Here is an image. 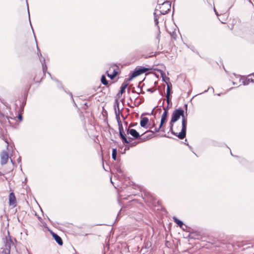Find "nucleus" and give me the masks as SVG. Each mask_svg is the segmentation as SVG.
Here are the masks:
<instances>
[{
  "mask_svg": "<svg viewBox=\"0 0 254 254\" xmlns=\"http://www.w3.org/2000/svg\"><path fill=\"white\" fill-rule=\"evenodd\" d=\"M18 118L20 122H21L22 121V116L21 114H18Z\"/></svg>",
  "mask_w": 254,
  "mask_h": 254,
  "instance_id": "22",
  "label": "nucleus"
},
{
  "mask_svg": "<svg viewBox=\"0 0 254 254\" xmlns=\"http://www.w3.org/2000/svg\"><path fill=\"white\" fill-rule=\"evenodd\" d=\"M9 204L15 206L16 203V199L14 193L13 192L10 193L9 195Z\"/></svg>",
  "mask_w": 254,
  "mask_h": 254,
  "instance_id": "9",
  "label": "nucleus"
},
{
  "mask_svg": "<svg viewBox=\"0 0 254 254\" xmlns=\"http://www.w3.org/2000/svg\"><path fill=\"white\" fill-rule=\"evenodd\" d=\"M14 245L13 242L10 237L6 238L5 248L10 250L11 247Z\"/></svg>",
  "mask_w": 254,
  "mask_h": 254,
  "instance_id": "14",
  "label": "nucleus"
},
{
  "mask_svg": "<svg viewBox=\"0 0 254 254\" xmlns=\"http://www.w3.org/2000/svg\"><path fill=\"white\" fill-rule=\"evenodd\" d=\"M128 83L127 82H124L121 86L120 93L122 94L125 92L126 89L127 88Z\"/></svg>",
  "mask_w": 254,
  "mask_h": 254,
  "instance_id": "16",
  "label": "nucleus"
},
{
  "mask_svg": "<svg viewBox=\"0 0 254 254\" xmlns=\"http://www.w3.org/2000/svg\"><path fill=\"white\" fill-rule=\"evenodd\" d=\"M236 22H237L236 20H235L234 19H233L232 22V25H231V27L230 26L227 25L225 26L223 28V29L224 30H226V29H230L231 30H233V28H234V25L236 23Z\"/></svg>",
  "mask_w": 254,
  "mask_h": 254,
  "instance_id": "17",
  "label": "nucleus"
},
{
  "mask_svg": "<svg viewBox=\"0 0 254 254\" xmlns=\"http://www.w3.org/2000/svg\"><path fill=\"white\" fill-rule=\"evenodd\" d=\"M10 250L8 249L5 248L1 252H0V254H10Z\"/></svg>",
  "mask_w": 254,
  "mask_h": 254,
  "instance_id": "20",
  "label": "nucleus"
},
{
  "mask_svg": "<svg viewBox=\"0 0 254 254\" xmlns=\"http://www.w3.org/2000/svg\"><path fill=\"white\" fill-rule=\"evenodd\" d=\"M118 68L115 66L111 67L108 71L106 72L107 76L111 79H113L118 74Z\"/></svg>",
  "mask_w": 254,
  "mask_h": 254,
  "instance_id": "7",
  "label": "nucleus"
},
{
  "mask_svg": "<svg viewBox=\"0 0 254 254\" xmlns=\"http://www.w3.org/2000/svg\"><path fill=\"white\" fill-rule=\"evenodd\" d=\"M155 127H155V124H154V123L153 122V124H152V126L151 127H150V128H153V129H154L155 128Z\"/></svg>",
  "mask_w": 254,
  "mask_h": 254,
  "instance_id": "24",
  "label": "nucleus"
},
{
  "mask_svg": "<svg viewBox=\"0 0 254 254\" xmlns=\"http://www.w3.org/2000/svg\"><path fill=\"white\" fill-rule=\"evenodd\" d=\"M172 0H158V3L164 2L165 1H171Z\"/></svg>",
  "mask_w": 254,
  "mask_h": 254,
  "instance_id": "23",
  "label": "nucleus"
},
{
  "mask_svg": "<svg viewBox=\"0 0 254 254\" xmlns=\"http://www.w3.org/2000/svg\"><path fill=\"white\" fill-rule=\"evenodd\" d=\"M101 80L103 84H104L107 87H109L110 84H109L108 81L107 80L105 75L102 76Z\"/></svg>",
  "mask_w": 254,
  "mask_h": 254,
  "instance_id": "18",
  "label": "nucleus"
},
{
  "mask_svg": "<svg viewBox=\"0 0 254 254\" xmlns=\"http://www.w3.org/2000/svg\"><path fill=\"white\" fill-rule=\"evenodd\" d=\"M117 153V152L116 149H113L112 151V158L114 160H116Z\"/></svg>",
  "mask_w": 254,
  "mask_h": 254,
  "instance_id": "21",
  "label": "nucleus"
},
{
  "mask_svg": "<svg viewBox=\"0 0 254 254\" xmlns=\"http://www.w3.org/2000/svg\"><path fill=\"white\" fill-rule=\"evenodd\" d=\"M156 132L154 128V130H147L143 133L140 135L138 143L143 142L152 138L154 136V133Z\"/></svg>",
  "mask_w": 254,
  "mask_h": 254,
  "instance_id": "4",
  "label": "nucleus"
},
{
  "mask_svg": "<svg viewBox=\"0 0 254 254\" xmlns=\"http://www.w3.org/2000/svg\"><path fill=\"white\" fill-rule=\"evenodd\" d=\"M131 126H132V125H131V124H130V125H129V127H131Z\"/></svg>",
  "mask_w": 254,
  "mask_h": 254,
  "instance_id": "27",
  "label": "nucleus"
},
{
  "mask_svg": "<svg viewBox=\"0 0 254 254\" xmlns=\"http://www.w3.org/2000/svg\"><path fill=\"white\" fill-rule=\"evenodd\" d=\"M187 122V115L185 116L184 110L181 108L176 109L171 116L170 131L180 139H184L186 135Z\"/></svg>",
  "mask_w": 254,
  "mask_h": 254,
  "instance_id": "1",
  "label": "nucleus"
},
{
  "mask_svg": "<svg viewBox=\"0 0 254 254\" xmlns=\"http://www.w3.org/2000/svg\"><path fill=\"white\" fill-rule=\"evenodd\" d=\"M9 159V155L8 153L5 151H3L1 152L0 153V163L2 165L5 164Z\"/></svg>",
  "mask_w": 254,
  "mask_h": 254,
  "instance_id": "8",
  "label": "nucleus"
},
{
  "mask_svg": "<svg viewBox=\"0 0 254 254\" xmlns=\"http://www.w3.org/2000/svg\"><path fill=\"white\" fill-rule=\"evenodd\" d=\"M149 120L147 118L143 117L141 119L140 125L141 127H145L148 124Z\"/></svg>",
  "mask_w": 254,
  "mask_h": 254,
  "instance_id": "15",
  "label": "nucleus"
},
{
  "mask_svg": "<svg viewBox=\"0 0 254 254\" xmlns=\"http://www.w3.org/2000/svg\"><path fill=\"white\" fill-rule=\"evenodd\" d=\"M127 133L130 134L135 138H139L140 137L139 133L134 129H130L129 128L127 130Z\"/></svg>",
  "mask_w": 254,
  "mask_h": 254,
  "instance_id": "10",
  "label": "nucleus"
},
{
  "mask_svg": "<svg viewBox=\"0 0 254 254\" xmlns=\"http://www.w3.org/2000/svg\"><path fill=\"white\" fill-rule=\"evenodd\" d=\"M42 78V74L39 71L35 73V76L33 78V81L35 83H39L41 81Z\"/></svg>",
  "mask_w": 254,
  "mask_h": 254,
  "instance_id": "12",
  "label": "nucleus"
},
{
  "mask_svg": "<svg viewBox=\"0 0 254 254\" xmlns=\"http://www.w3.org/2000/svg\"><path fill=\"white\" fill-rule=\"evenodd\" d=\"M172 85L171 83L167 84V92H166V101L168 104H169L170 101V94Z\"/></svg>",
  "mask_w": 254,
  "mask_h": 254,
  "instance_id": "11",
  "label": "nucleus"
},
{
  "mask_svg": "<svg viewBox=\"0 0 254 254\" xmlns=\"http://www.w3.org/2000/svg\"><path fill=\"white\" fill-rule=\"evenodd\" d=\"M119 126L120 136L122 139L123 142L126 143H129L132 139L131 138H128L127 139L125 135L123 133V127L121 121L119 122Z\"/></svg>",
  "mask_w": 254,
  "mask_h": 254,
  "instance_id": "6",
  "label": "nucleus"
},
{
  "mask_svg": "<svg viewBox=\"0 0 254 254\" xmlns=\"http://www.w3.org/2000/svg\"><path fill=\"white\" fill-rule=\"evenodd\" d=\"M158 9L161 14H166L171 9V1H165L164 2L159 3Z\"/></svg>",
  "mask_w": 254,
  "mask_h": 254,
  "instance_id": "2",
  "label": "nucleus"
},
{
  "mask_svg": "<svg viewBox=\"0 0 254 254\" xmlns=\"http://www.w3.org/2000/svg\"><path fill=\"white\" fill-rule=\"evenodd\" d=\"M151 69L150 68L142 67V66H137L136 67L134 71L132 73L131 75L130 76V79H131L134 77L138 76L143 73H146L150 71Z\"/></svg>",
  "mask_w": 254,
  "mask_h": 254,
  "instance_id": "3",
  "label": "nucleus"
},
{
  "mask_svg": "<svg viewBox=\"0 0 254 254\" xmlns=\"http://www.w3.org/2000/svg\"><path fill=\"white\" fill-rule=\"evenodd\" d=\"M52 235L53 238L57 242V243L60 246H62L63 245V242L62 238L58 236L57 234L52 232Z\"/></svg>",
  "mask_w": 254,
  "mask_h": 254,
  "instance_id": "13",
  "label": "nucleus"
},
{
  "mask_svg": "<svg viewBox=\"0 0 254 254\" xmlns=\"http://www.w3.org/2000/svg\"><path fill=\"white\" fill-rule=\"evenodd\" d=\"M173 220L174 221V222L180 227V228H182L184 224L180 220H179L178 219H177V218L176 217H173Z\"/></svg>",
  "mask_w": 254,
  "mask_h": 254,
  "instance_id": "19",
  "label": "nucleus"
},
{
  "mask_svg": "<svg viewBox=\"0 0 254 254\" xmlns=\"http://www.w3.org/2000/svg\"><path fill=\"white\" fill-rule=\"evenodd\" d=\"M186 110H187V105H186Z\"/></svg>",
  "mask_w": 254,
  "mask_h": 254,
  "instance_id": "26",
  "label": "nucleus"
},
{
  "mask_svg": "<svg viewBox=\"0 0 254 254\" xmlns=\"http://www.w3.org/2000/svg\"><path fill=\"white\" fill-rule=\"evenodd\" d=\"M5 118L8 120V122H9V118L7 117H6Z\"/></svg>",
  "mask_w": 254,
  "mask_h": 254,
  "instance_id": "25",
  "label": "nucleus"
},
{
  "mask_svg": "<svg viewBox=\"0 0 254 254\" xmlns=\"http://www.w3.org/2000/svg\"><path fill=\"white\" fill-rule=\"evenodd\" d=\"M168 114V112L167 110H165L163 112L161 119V122L160 126L158 128L155 127V131H163L165 132V129L164 128V125L166 123L167 119V116Z\"/></svg>",
  "mask_w": 254,
  "mask_h": 254,
  "instance_id": "5",
  "label": "nucleus"
}]
</instances>
